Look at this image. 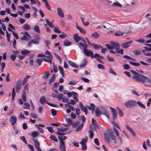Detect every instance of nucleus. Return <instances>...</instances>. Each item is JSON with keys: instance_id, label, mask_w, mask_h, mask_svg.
Listing matches in <instances>:
<instances>
[{"instance_id": "49530a36", "label": "nucleus", "mask_w": 151, "mask_h": 151, "mask_svg": "<svg viewBox=\"0 0 151 151\" xmlns=\"http://www.w3.org/2000/svg\"><path fill=\"white\" fill-rule=\"evenodd\" d=\"M88 132L90 133V137L91 139L93 138L94 133H93L92 130H89L88 131Z\"/></svg>"}, {"instance_id": "5fc2aeb1", "label": "nucleus", "mask_w": 151, "mask_h": 151, "mask_svg": "<svg viewBox=\"0 0 151 151\" xmlns=\"http://www.w3.org/2000/svg\"><path fill=\"white\" fill-rule=\"evenodd\" d=\"M57 129H58V131L59 132H63L68 130V129L67 128L62 129L60 128H57Z\"/></svg>"}, {"instance_id": "69168bd1", "label": "nucleus", "mask_w": 151, "mask_h": 151, "mask_svg": "<svg viewBox=\"0 0 151 151\" xmlns=\"http://www.w3.org/2000/svg\"><path fill=\"white\" fill-rule=\"evenodd\" d=\"M10 57L13 61H14L17 57V56L13 54H11L10 55Z\"/></svg>"}, {"instance_id": "6e6552de", "label": "nucleus", "mask_w": 151, "mask_h": 151, "mask_svg": "<svg viewBox=\"0 0 151 151\" xmlns=\"http://www.w3.org/2000/svg\"><path fill=\"white\" fill-rule=\"evenodd\" d=\"M110 109L111 111L112 112V116L114 119H115L116 118L117 115V113L116 110L112 107H110Z\"/></svg>"}, {"instance_id": "b1692460", "label": "nucleus", "mask_w": 151, "mask_h": 151, "mask_svg": "<svg viewBox=\"0 0 151 151\" xmlns=\"http://www.w3.org/2000/svg\"><path fill=\"white\" fill-rule=\"evenodd\" d=\"M79 106L81 109L83 111H87L86 108L84 106L81 102H80L79 104Z\"/></svg>"}, {"instance_id": "412c9836", "label": "nucleus", "mask_w": 151, "mask_h": 151, "mask_svg": "<svg viewBox=\"0 0 151 151\" xmlns=\"http://www.w3.org/2000/svg\"><path fill=\"white\" fill-rule=\"evenodd\" d=\"M110 44L113 46V48L120 47V45L117 42H111Z\"/></svg>"}, {"instance_id": "2eb2a0df", "label": "nucleus", "mask_w": 151, "mask_h": 151, "mask_svg": "<svg viewBox=\"0 0 151 151\" xmlns=\"http://www.w3.org/2000/svg\"><path fill=\"white\" fill-rule=\"evenodd\" d=\"M58 138L60 143H65L64 141L66 140L67 137L65 136H59Z\"/></svg>"}, {"instance_id": "dca6fc26", "label": "nucleus", "mask_w": 151, "mask_h": 151, "mask_svg": "<svg viewBox=\"0 0 151 151\" xmlns=\"http://www.w3.org/2000/svg\"><path fill=\"white\" fill-rule=\"evenodd\" d=\"M80 37H79L77 34L74 35L73 39L76 42H78L80 40Z\"/></svg>"}, {"instance_id": "f03ea898", "label": "nucleus", "mask_w": 151, "mask_h": 151, "mask_svg": "<svg viewBox=\"0 0 151 151\" xmlns=\"http://www.w3.org/2000/svg\"><path fill=\"white\" fill-rule=\"evenodd\" d=\"M127 108H132L137 106L136 102L134 100H129L124 104Z\"/></svg>"}, {"instance_id": "c03bdc74", "label": "nucleus", "mask_w": 151, "mask_h": 151, "mask_svg": "<svg viewBox=\"0 0 151 151\" xmlns=\"http://www.w3.org/2000/svg\"><path fill=\"white\" fill-rule=\"evenodd\" d=\"M43 60L46 62H47L48 63H50V64H52V59H47L46 58H43Z\"/></svg>"}, {"instance_id": "8fccbe9b", "label": "nucleus", "mask_w": 151, "mask_h": 151, "mask_svg": "<svg viewBox=\"0 0 151 151\" xmlns=\"http://www.w3.org/2000/svg\"><path fill=\"white\" fill-rule=\"evenodd\" d=\"M90 106H88V108L89 110L94 109L95 108V106L93 104L91 103Z\"/></svg>"}, {"instance_id": "4468645a", "label": "nucleus", "mask_w": 151, "mask_h": 151, "mask_svg": "<svg viewBox=\"0 0 151 151\" xmlns=\"http://www.w3.org/2000/svg\"><path fill=\"white\" fill-rule=\"evenodd\" d=\"M92 46L95 50H99L100 49L102 48V46L100 45H96L93 43L92 44Z\"/></svg>"}, {"instance_id": "5701e85b", "label": "nucleus", "mask_w": 151, "mask_h": 151, "mask_svg": "<svg viewBox=\"0 0 151 151\" xmlns=\"http://www.w3.org/2000/svg\"><path fill=\"white\" fill-rule=\"evenodd\" d=\"M39 135V133L37 131H34L32 133L31 136L34 138L37 137Z\"/></svg>"}, {"instance_id": "c9c22d12", "label": "nucleus", "mask_w": 151, "mask_h": 151, "mask_svg": "<svg viewBox=\"0 0 151 151\" xmlns=\"http://www.w3.org/2000/svg\"><path fill=\"white\" fill-rule=\"evenodd\" d=\"M20 39L22 40L28 41L29 40V38L28 37H27L25 35H24L22 37H20Z\"/></svg>"}, {"instance_id": "37998d69", "label": "nucleus", "mask_w": 151, "mask_h": 151, "mask_svg": "<svg viewBox=\"0 0 151 151\" xmlns=\"http://www.w3.org/2000/svg\"><path fill=\"white\" fill-rule=\"evenodd\" d=\"M46 46L48 47V49H49V45L50 44V41L49 40H45Z\"/></svg>"}, {"instance_id": "052dcab7", "label": "nucleus", "mask_w": 151, "mask_h": 151, "mask_svg": "<svg viewBox=\"0 0 151 151\" xmlns=\"http://www.w3.org/2000/svg\"><path fill=\"white\" fill-rule=\"evenodd\" d=\"M20 138L23 142H24L25 144H27V141L26 140L25 137H24V136L21 137H20Z\"/></svg>"}, {"instance_id": "aec40b11", "label": "nucleus", "mask_w": 151, "mask_h": 151, "mask_svg": "<svg viewBox=\"0 0 151 151\" xmlns=\"http://www.w3.org/2000/svg\"><path fill=\"white\" fill-rule=\"evenodd\" d=\"M30 77V76H26L25 78L23 79L22 81V83L23 86H24L25 83H27V81H28V79Z\"/></svg>"}, {"instance_id": "9d476101", "label": "nucleus", "mask_w": 151, "mask_h": 151, "mask_svg": "<svg viewBox=\"0 0 151 151\" xmlns=\"http://www.w3.org/2000/svg\"><path fill=\"white\" fill-rule=\"evenodd\" d=\"M17 119L14 115L12 116L10 118V121L12 125L14 124L16 122Z\"/></svg>"}, {"instance_id": "ddd939ff", "label": "nucleus", "mask_w": 151, "mask_h": 151, "mask_svg": "<svg viewBox=\"0 0 151 151\" xmlns=\"http://www.w3.org/2000/svg\"><path fill=\"white\" fill-rule=\"evenodd\" d=\"M29 89V85L28 84L25 85L22 94H26L28 93Z\"/></svg>"}, {"instance_id": "e2e57ef3", "label": "nucleus", "mask_w": 151, "mask_h": 151, "mask_svg": "<svg viewBox=\"0 0 151 151\" xmlns=\"http://www.w3.org/2000/svg\"><path fill=\"white\" fill-rule=\"evenodd\" d=\"M123 67L125 70H128L130 68L129 65L127 64H125L124 65H123Z\"/></svg>"}, {"instance_id": "a18cd8bd", "label": "nucleus", "mask_w": 151, "mask_h": 151, "mask_svg": "<svg viewBox=\"0 0 151 151\" xmlns=\"http://www.w3.org/2000/svg\"><path fill=\"white\" fill-rule=\"evenodd\" d=\"M43 60V59H41L38 58L36 62L38 63L39 65L40 66L41 65Z\"/></svg>"}, {"instance_id": "3c124183", "label": "nucleus", "mask_w": 151, "mask_h": 151, "mask_svg": "<svg viewBox=\"0 0 151 151\" xmlns=\"http://www.w3.org/2000/svg\"><path fill=\"white\" fill-rule=\"evenodd\" d=\"M124 33L120 31H118L115 33V35L116 36H120L123 35Z\"/></svg>"}, {"instance_id": "f3484780", "label": "nucleus", "mask_w": 151, "mask_h": 151, "mask_svg": "<svg viewBox=\"0 0 151 151\" xmlns=\"http://www.w3.org/2000/svg\"><path fill=\"white\" fill-rule=\"evenodd\" d=\"M45 74L42 76V78L44 79H47L48 78L49 76L50 75V73L48 71L45 72Z\"/></svg>"}, {"instance_id": "bf43d9fd", "label": "nucleus", "mask_w": 151, "mask_h": 151, "mask_svg": "<svg viewBox=\"0 0 151 151\" xmlns=\"http://www.w3.org/2000/svg\"><path fill=\"white\" fill-rule=\"evenodd\" d=\"M51 112L52 115L53 116H55L56 115V111L55 110L52 109H51Z\"/></svg>"}, {"instance_id": "a19ab883", "label": "nucleus", "mask_w": 151, "mask_h": 151, "mask_svg": "<svg viewBox=\"0 0 151 151\" xmlns=\"http://www.w3.org/2000/svg\"><path fill=\"white\" fill-rule=\"evenodd\" d=\"M50 138L55 142H58V140L57 138L55 137V136L53 135H52L50 137Z\"/></svg>"}, {"instance_id": "7ed1b4c3", "label": "nucleus", "mask_w": 151, "mask_h": 151, "mask_svg": "<svg viewBox=\"0 0 151 151\" xmlns=\"http://www.w3.org/2000/svg\"><path fill=\"white\" fill-rule=\"evenodd\" d=\"M120 47H116L113 48V49H114L115 51L113 50H110V52L111 53L116 54L117 53H120L122 55H123L124 54L123 50L121 49L120 50H119Z\"/></svg>"}, {"instance_id": "13d9d810", "label": "nucleus", "mask_w": 151, "mask_h": 151, "mask_svg": "<svg viewBox=\"0 0 151 151\" xmlns=\"http://www.w3.org/2000/svg\"><path fill=\"white\" fill-rule=\"evenodd\" d=\"M117 109H118L119 112L118 114L120 117L122 116L123 115V113L122 112L121 110L119 108H117Z\"/></svg>"}, {"instance_id": "39448f33", "label": "nucleus", "mask_w": 151, "mask_h": 151, "mask_svg": "<svg viewBox=\"0 0 151 151\" xmlns=\"http://www.w3.org/2000/svg\"><path fill=\"white\" fill-rule=\"evenodd\" d=\"M83 52L84 54L87 56H91L92 58L93 57V52L87 49H84Z\"/></svg>"}, {"instance_id": "6e6d98bb", "label": "nucleus", "mask_w": 151, "mask_h": 151, "mask_svg": "<svg viewBox=\"0 0 151 151\" xmlns=\"http://www.w3.org/2000/svg\"><path fill=\"white\" fill-rule=\"evenodd\" d=\"M87 138H85L82 139V140L80 142L81 145L86 144L87 142Z\"/></svg>"}, {"instance_id": "680f3d73", "label": "nucleus", "mask_w": 151, "mask_h": 151, "mask_svg": "<svg viewBox=\"0 0 151 151\" xmlns=\"http://www.w3.org/2000/svg\"><path fill=\"white\" fill-rule=\"evenodd\" d=\"M103 114L105 115L106 117L108 119H109V116L108 113V112L106 111H103Z\"/></svg>"}, {"instance_id": "4be33fe9", "label": "nucleus", "mask_w": 151, "mask_h": 151, "mask_svg": "<svg viewBox=\"0 0 151 151\" xmlns=\"http://www.w3.org/2000/svg\"><path fill=\"white\" fill-rule=\"evenodd\" d=\"M45 20L47 24L51 28H54V25L52 23L50 22L47 19H46Z\"/></svg>"}, {"instance_id": "338daca9", "label": "nucleus", "mask_w": 151, "mask_h": 151, "mask_svg": "<svg viewBox=\"0 0 151 151\" xmlns=\"http://www.w3.org/2000/svg\"><path fill=\"white\" fill-rule=\"evenodd\" d=\"M99 69H105V68L104 67V66L101 64H98L97 65Z\"/></svg>"}, {"instance_id": "7c9ffc66", "label": "nucleus", "mask_w": 151, "mask_h": 151, "mask_svg": "<svg viewBox=\"0 0 151 151\" xmlns=\"http://www.w3.org/2000/svg\"><path fill=\"white\" fill-rule=\"evenodd\" d=\"M63 44L65 46H68L70 45L71 43L67 40H65L63 42Z\"/></svg>"}, {"instance_id": "cd10ccee", "label": "nucleus", "mask_w": 151, "mask_h": 151, "mask_svg": "<svg viewBox=\"0 0 151 151\" xmlns=\"http://www.w3.org/2000/svg\"><path fill=\"white\" fill-rule=\"evenodd\" d=\"M123 57L125 58L129 59V60L132 61H136V60L135 59L131 57L130 56H129L128 55H124Z\"/></svg>"}, {"instance_id": "58836bf2", "label": "nucleus", "mask_w": 151, "mask_h": 151, "mask_svg": "<svg viewBox=\"0 0 151 151\" xmlns=\"http://www.w3.org/2000/svg\"><path fill=\"white\" fill-rule=\"evenodd\" d=\"M133 53L136 55H138L141 54V52L139 50H136L133 51Z\"/></svg>"}, {"instance_id": "79ce46f5", "label": "nucleus", "mask_w": 151, "mask_h": 151, "mask_svg": "<svg viewBox=\"0 0 151 151\" xmlns=\"http://www.w3.org/2000/svg\"><path fill=\"white\" fill-rule=\"evenodd\" d=\"M67 35L65 33L62 32V34L59 36V37L61 38H64L66 37Z\"/></svg>"}, {"instance_id": "473e14b6", "label": "nucleus", "mask_w": 151, "mask_h": 151, "mask_svg": "<svg viewBox=\"0 0 151 151\" xmlns=\"http://www.w3.org/2000/svg\"><path fill=\"white\" fill-rule=\"evenodd\" d=\"M33 29L36 32L38 33H40V32L39 27L38 25H36L34 27Z\"/></svg>"}, {"instance_id": "09e8293b", "label": "nucleus", "mask_w": 151, "mask_h": 151, "mask_svg": "<svg viewBox=\"0 0 151 151\" xmlns=\"http://www.w3.org/2000/svg\"><path fill=\"white\" fill-rule=\"evenodd\" d=\"M1 71L2 72L3 71V70L4 69V68L5 66V64L4 63L2 62L1 64Z\"/></svg>"}, {"instance_id": "603ef678", "label": "nucleus", "mask_w": 151, "mask_h": 151, "mask_svg": "<svg viewBox=\"0 0 151 151\" xmlns=\"http://www.w3.org/2000/svg\"><path fill=\"white\" fill-rule=\"evenodd\" d=\"M137 104H138L143 109L145 108V106L142 104V103H141L140 101H139L137 102Z\"/></svg>"}, {"instance_id": "de8ad7c7", "label": "nucleus", "mask_w": 151, "mask_h": 151, "mask_svg": "<svg viewBox=\"0 0 151 151\" xmlns=\"http://www.w3.org/2000/svg\"><path fill=\"white\" fill-rule=\"evenodd\" d=\"M93 57L94 58H100L101 59H103L104 58L103 56H101L100 55H99V54L98 53H95L94 54V55L93 56Z\"/></svg>"}, {"instance_id": "c85d7f7f", "label": "nucleus", "mask_w": 151, "mask_h": 151, "mask_svg": "<svg viewBox=\"0 0 151 151\" xmlns=\"http://www.w3.org/2000/svg\"><path fill=\"white\" fill-rule=\"evenodd\" d=\"M95 113L97 116H98L99 115L102 114V113L100 111L99 108L98 107H97L96 109Z\"/></svg>"}, {"instance_id": "f704fd0d", "label": "nucleus", "mask_w": 151, "mask_h": 151, "mask_svg": "<svg viewBox=\"0 0 151 151\" xmlns=\"http://www.w3.org/2000/svg\"><path fill=\"white\" fill-rule=\"evenodd\" d=\"M54 31L55 32L58 33H60L61 32V31L59 30V28L57 26H56L54 27Z\"/></svg>"}, {"instance_id": "72a5a7b5", "label": "nucleus", "mask_w": 151, "mask_h": 151, "mask_svg": "<svg viewBox=\"0 0 151 151\" xmlns=\"http://www.w3.org/2000/svg\"><path fill=\"white\" fill-rule=\"evenodd\" d=\"M92 123L94 127H96L97 128H99V127L97 125L95 120L93 118L92 119Z\"/></svg>"}, {"instance_id": "f257e3e1", "label": "nucleus", "mask_w": 151, "mask_h": 151, "mask_svg": "<svg viewBox=\"0 0 151 151\" xmlns=\"http://www.w3.org/2000/svg\"><path fill=\"white\" fill-rule=\"evenodd\" d=\"M131 72L134 75L132 76L133 79L136 80L137 81L142 82L146 86H148L151 84V81L149 78L145 76L140 74L132 70H131Z\"/></svg>"}, {"instance_id": "774afa93", "label": "nucleus", "mask_w": 151, "mask_h": 151, "mask_svg": "<svg viewBox=\"0 0 151 151\" xmlns=\"http://www.w3.org/2000/svg\"><path fill=\"white\" fill-rule=\"evenodd\" d=\"M136 41L137 42H139L140 43H144L145 41V40L144 38H140L139 40H136Z\"/></svg>"}, {"instance_id": "c756f323", "label": "nucleus", "mask_w": 151, "mask_h": 151, "mask_svg": "<svg viewBox=\"0 0 151 151\" xmlns=\"http://www.w3.org/2000/svg\"><path fill=\"white\" fill-rule=\"evenodd\" d=\"M58 68L59 70V71L62 75V76L63 77H65V76L64 75V73L63 71V68L62 67H61L60 65H59L58 66Z\"/></svg>"}, {"instance_id": "4d7b16f0", "label": "nucleus", "mask_w": 151, "mask_h": 151, "mask_svg": "<svg viewBox=\"0 0 151 151\" xmlns=\"http://www.w3.org/2000/svg\"><path fill=\"white\" fill-rule=\"evenodd\" d=\"M80 123V122L78 121L76 122L73 123L72 125V127H75L76 126H78Z\"/></svg>"}, {"instance_id": "423d86ee", "label": "nucleus", "mask_w": 151, "mask_h": 151, "mask_svg": "<svg viewBox=\"0 0 151 151\" xmlns=\"http://www.w3.org/2000/svg\"><path fill=\"white\" fill-rule=\"evenodd\" d=\"M108 135L112 139L115 140L116 137L114 135V133L112 129H109Z\"/></svg>"}, {"instance_id": "f8f14e48", "label": "nucleus", "mask_w": 151, "mask_h": 151, "mask_svg": "<svg viewBox=\"0 0 151 151\" xmlns=\"http://www.w3.org/2000/svg\"><path fill=\"white\" fill-rule=\"evenodd\" d=\"M76 27L77 29L79 30L81 33L84 34H86V31L84 29L79 26L77 23H76Z\"/></svg>"}, {"instance_id": "6ab92c4d", "label": "nucleus", "mask_w": 151, "mask_h": 151, "mask_svg": "<svg viewBox=\"0 0 151 151\" xmlns=\"http://www.w3.org/2000/svg\"><path fill=\"white\" fill-rule=\"evenodd\" d=\"M40 102L42 104H44L45 103H47V102H48L46 101L45 99V98L44 96H42L40 98Z\"/></svg>"}, {"instance_id": "ea45409f", "label": "nucleus", "mask_w": 151, "mask_h": 151, "mask_svg": "<svg viewBox=\"0 0 151 151\" xmlns=\"http://www.w3.org/2000/svg\"><path fill=\"white\" fill-rule=\"evenodd\" d=\"M142 51L144 53V54L147 56H151V53L148 52L146 51L145 50H142Z\"/></svg>"}, {"instance_id": "20e7f679", "label": "nucleus", "mask_w": 151, "mask_h": 151, "mask_svg": "<svg viewBox=\"0 0 151 151\" xmlns=\"http://www.w3.org/2000/svg\"><path fill=\"white\" fill-rule=\"evenodd\" d=\"M22 81V80L21 79H19L17 81L15 86L16 91L17 93H19L21 89Z\"/></svg>"}, {"instance_id": "2f4dec72", "label": "nucleus", "mask_w": 151, "mask_h": 151, "mask_svg": "<svg viewBox=\"0 0 151 151\" xmlns=\"http://www.w3.org/2000/svg\"><path fill=\"white\" fill-rule=\"evenodd\" d=\"M30 27L27 24H25L23 26V28L26 30H30Z\"/></svg>"}, {"instance_id": "a878e982", "label": "nucleus", "mask_w": 151, "mask_h": 151, "mask_svg": "<svg viewBox=\"0 0 151 151\" xmlns=\"http://www.w3.org/2000/svg\"><path fill=\"white\" fill-rule=\"evenodd\" d=\"M68 62L69 64L73 67L76 68H78L79 67L75 63L72 61H69Z\"/></svg>"}, {"instance_id": "a211bd4d", "label": "nucleus", "mask_w": 151, "mask_h": 151, "mask_svg": "<svg viewBox=\"0 0 151 151\" xmlns=\"http://www.w3.org/2000/svg\"><path fill=\"white\" fill-rule=\"evenodd\" d=\"M87 63V61L85 59H84L82 61L81 64L80 65V67L83 68L85 67Z\"/></svg>"}, {"instance_id": "1a4fd4ad", "label": "nucleus", "mask_w": 151, "mask_h": 151, "mask_svg": "<svg viewBox=\"0 0 151 151\" xmlns=\"http://www.w3.org/2000/svg\"><path fill=\"white\" fill-rule=\"evenodd\" d=\"M65 143H60L59 144V149L61 151H66Z\"/></svg>"}, {"instance_id": "0e129e2a", "label": "nucleus", "mask_w": 151, "mask_h": 151, "mask_svg": "<svg viewBox=\"0 0 151 151\" xmlns=\"http://www.w3.org/2000/svg\"><path fill=\"white\" fill-rule=\"evenodd\" d=\"M109 73L115 75H117V74L111 68H109Z\"/></svg>"}, {"instance_id": "e433bc0d", "label": "nucleus", "mask_w": 151, "mask_h": 151, "mask_svg": "<svg viewBox=\"0 0 151 151\" xmlns=\"http://www.w3.org/2000/svg\"><path fill=\"white\" fill-rule=\"evenodd\" d=\"M30 52L28 50H24L22 51L21 53L23 55H26L30 53Z\"/></svg>"}, {"instance_id": "bb28decb", "label": "nucleus", "mask_w": 151, "mask_h": 151, "mask_svg": "<svg viewBox=\"0 0 151 151\" xmlns=\"http://www.w3.org/2000/svg\"><path fill=\"white\" fill-rule=\"evenodd\" d=\"M100 35L98 33V32H96L91 35V37L94 38H97L99 37Z\"/></svg>"}, {"instance_id": "0eeeda50", "label": "nucleus", "mask_w": 151, "mask_h": 151, "mask_svg": "<svg viewBox=\"0 0 151 151\" xmlns=\"http://www.w3.org/2000/svg\"><path fill=\"white\" fill-rule=\"evenodd\" d=\"M57 10L58 15L60 17H64V15L62 9L61 8L58 7L57 8Z\"/></svg>"}, {"instance_id": "864d4df0", "label": "nucleus", "mask_w": 151, "mask_h": 151, "mask_svg": "<svg viewBox=\"0 0 151 151\" xmlns=\"http://www.w3.org/2000/svg\"><path fill=\"white\" fill-rule=\"evenodd\" d=\"M113 6H118L120 7H122V4L119 2L114 3L113 4Z\"/></svg>"}, {"instance_id": "9b49d317", "label": "nucleus", "mask_w": 151, "mask_h": 151, "mask_svg": "<svg viewBox=\"0 0 151 151\" xmlns=\"http://www.w3.org/2000/svg\"><path fill=\"white\" fill-rule=\"evenodd\" d=\"M132 41H130L122 44V47L124 48H127L130 46V44L132 43Z\"/></svg>"}, {"instance_id": "393cba45", "label": "nucleus", "mask_w": 151, "mask_h": 151, "mask_svg": "<svg viewBox=\"0 0 151 151\" xmlns=\"http://www.w3.org/2000/svg\"><path fill=\"white\" fill-rule=\"evenodd\" d=\"M63 93L64 94H78L76 92L74 91L68 92V91L65 90L63 91Z\"/></svg>"}, {"instance_id": "4c0bfd02", "label": "nucleus", "mask_w": 151, "mask_h": 151, "mask_svg": "<svg viewBox=\"0 0 151 151\" xmlns=\"http://www.w3.org/2000/svg\"><path fill=\"white\" fill-rule=\"evenodd\" d=\"M129 62L130 64L134 66H139L140 65V64L139 63H136L131 61H129Z\"/></svg>"}]
</instances>
